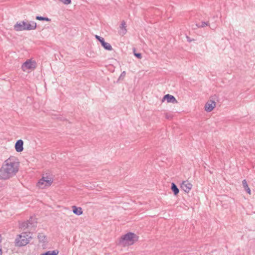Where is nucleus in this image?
I'll list each match as a JSON object with an SVG mask.
<instances>
[{"label":"nucleus","instance_id":"obj_1","mask_svg":"<svg viewBox=\"0 0 255 255\" xmlns=\"http://www.w3.org/2000/svg\"><path fill=\"white\" fill-rule=\"evenodd\" d=\"M15 161L12 160L11 157L6 159L0 168V179L7 180L11 177L16 172L14 167Z\"/></svg>","mask_w":255,"mask_h":255},{"label":"nucleus","instance_id":"obj_2","mask_svg":"<svg viewBox=\"0 0 255 255\" xmlns=\"http://www.w3.org/2000/svg\"><path fill=\"white\" fill-rule=\"evenodd\" d=\"M137 240L138 236L134 233L129 232L121 237L119 240V244L124 246L132 245Z\"/></svg>","mask_w":255,"mask_h":255},{"label":"nucleus","instance_id":"obj_3","mask_svg":"<svg viewBox=\"0 0 255 255\" xmlns=\"http://www.w3.org/2000/svg\"><path fill=\"white\" fill-rule=\"evenodd\" d=\"M31 233L23 232L21 234L18 235L17 238V246L22 247L27 245L30 241V239L32 238Z\"/></svg>","mask_w":255,"mask_h":255},{"label":"nucleus","instance_id":"obj_4","mask_svg":"<svg viewBox=\"0 0 255 255\" xmlns=\"http://www.w3.org/2000/svg\"><path fill=\"white\" fill-rule=\"evenodd\" d=\"M36 27L37 24L33 21H30L28 23L24 21L17 22V31L34 30L36 28Z\"/></svg>","mask_w":255,"mask_h":255},{"label":"nucleus","instance_id":"obj_5","mask_svg":"<svg viewBox=\"0 0 255 255\" xmlns=\"http://www.w3.org/2000/svg\"><path fill=\"white\" fill-rule=\"evenodd\" d=\"M36 63L35 61L28 59L22 64L21 69L23 71H25L27 70H33L36 68Z\"/></svg>","mask_w":255,"mask_h":255},{"label":"nucleus","instance_id":"obj_6","mask_svg":"<svg viewBox=\"0 0 255 255\" xmlns=\"http://www.w3.org/2000/svg\"><path fill=\"white\" fill-rule=\"evenodd\" d=\"M36 223V222L35 223L30 222L29 221L19 222V228L21 229L25 230L26 229H28L29 228L34 227L35 226Z\"/></svg>","mask_w":255,"mask_h":255},{"label":"nucleus","instance_id":"obj_7","mask_svg":"<svg viewBox=\"0 0 255 255\" xmlns=\"http://www.w3.org/2000/svg\"><path fill=\"white\" fill-rule=\"evenodd\" d=\"M181 188L186 193H188L191 190L192 187V184L188 181H184L182 182L180 186Z\"/></svg>","mask_w":255,"mask_h":255},{"label":"nucleus","instance_id":"obj_8","mask_svg":"<svg viewBox=\"0 0 255 255\" xmlns=\"http://www.w3.org/2000/svg\"><path fill=\"white\" fill-rule=\"evenodd\" d=\"M165 100H166L167 103H171L173 104L177 103V101L175 97L168 94L163 96L162 101L164 102Z\"/></svg>","mask_w":255,"mask_h":255},{"label":"nucleus","instance_id":"obj_9","mask_svg":"<svg viewBox=\"0 0 255 255\" xmlns=\"http://www.w3.org/2000/svg\"><path fill=\"white\" fill-rule=\"evenodd\" d=\"M44 174L45 184L44 186L48 187L50 186L53 181V178L52 175L49 173H46Z\"/></svg>","mask_w":255,"mask_h":255},{"label":"nucleus","instance_id":"obj_10","mask_svg":"<svg viewBox=\"0 0 255 255\" xmlns=\"http://www.w3.org/2000/svg\"><path fill=\"white\" fill-rule=\"evenodd\" d=\"M216 106V103L214 101H210L207 102L205 106V110L207 112H210Z\"/></svg>","mask_w":255,"mask_h":255},{"label":"nucleus","instance_id":"obj_11","mask_svg":"<svg viewBox=\"0 0 255 255\" xmlns=\"http://www.w3.org/2000/svg\"><path fill=\"white\" fill-rule=\"evenodd\" d=\"M73 213L77 216H80L83 214V210L81 207L73 206L72 207Z\"/></svg>","mask_w":255,"mask_h":255},{"label":"nucleus","instance_id":"obj_12","mask_svg":"<svg viewBox=\"0 0 255 255\" xmlns=\"http://www.w3.org/2000/svg\"><path fill=\"white\" fill-rule=\"evenodd\" d=\"M23 141L22 139L17 140V152H20L23 150Z\"/></svg>","mask_w":255,"mask_h":255},{"label":"nucleus","instance_id":"obj_13","mask_svg":"<svg viewBox=\"0 0 255 255\" xmlns=\"http://www.w3.org/2000/svg\"><path fill=\"white\" fill-rule=\"evenodd\" d=\"M171 189L175 196H177L178 194L179 189L175 183L172 182L171 183Z\"/></svg>","mask_w":255,"mask_h":255},{"label":"nucleus","instance_id":"obj_14","mask_svg":"<svg viewBox=\"0 0 255 255\" xmlns=\"http://www.w3.org/2000/svg\"><path fill=\"white\" fill-rule=\"evenodd\" d=\"M44 174H43L42 178L38 181L37 183V186L42 189L44 188L46 186H44L45 184Z\"/></svg>","mask_w":255,"mask_h":255},{"label":"nucleus","instance_id":"obj_15","mask_svg":"<svg viewBox=\"0 0 255 255\" xmlns=\"http://www.w3.org/2000/svg\"><path fill=\"white\" fill-rule=\"evenodd\" d=\"M37 238L40 243H45L46 242V236L43 233H39Z\"/></svg>","mask_w":255,"mask_h":255},{"label":"nucleus","instance_id":"obj_16","mask_svg":"<svg viewBox=\"0 0 255 255\" xmlns=\"http://www.w3.org/2000/svg\"><path fill=\"white\" fill-rule=\"evenodd\" d=\"M120 28L121 29V33L122 35H125L127 33V29H126V22L123 20L120 25Z\"/></svg>","mask_w":255,"mask_h":255},{"label":"nucleus","instance_id":"obj_17","mask_svg":"<svg viewBox=\"0 0 255 255\" xmlns=\"http://www.w3.org/2000/svg\"><path fill=\"white\" fill-rule=\"evenodd\" d=\"M59 253V251L58 250H55L53 251H46L41 254L40 255H57Z\"/></svg>","mask_w":255,"mask_h":255},{"label":"nucleus","instance_id":"obj_18","mask_svg":"<svg viewBox=\"0 0 255 255\" xmlns=\"http://www.w3.org/2000/svg\"><path fill=\"white\" fill-rule=\"evenodd\" d=\"M243 186L245 189V190L250 195L251 194V191L250 188L248 186L247 181L246 179L243 180Z\"/></svg>","mask_w":255,"mask_h":255},{"label":"nucleus","instance_id":"obj_19","mask_svg":"<svg viewBox=\"0 0 255 255\" xmlns=\"http://www.w3.org/2000/svg\"><path fill=\"white\" fill-rule=\"evenodd\" d=\"M102 46L106 50L111 51L113 49L111 45L106 41L102 45Z\"/></svg>","mask_w":255,"mask_h":255},{"label":"nucleus","instance_id":"obj_20","mask_svg":"<svg viewBox=\"0 0 255 255\" xmlns=\"http://www.w3.org/2000/svg\"><path fill=\"white\" fill-rule=\"evenodd\" d=\"M35 19L40 21H50L51 19L47 17H44L42 16H36Z\"/></svg>","mask_w":255,"mask_h":255},{"label":"nucleus","instance_id":"obj_21","mask_svg":"<svg viewBox=\"0 0 255 255\" xmlns=\"http://www.w3.org/2000/svg\"><path fill=\"white\" fill-rule=\"evenodd\" d=\"M209 25V21H207V22L202 21V22H201V23H196V25L198 28L205 27V26H208Z\"/></svg>","mask_w":255,"mask_h":255},{"label":"nucleus","instance_id":"obj_22","mask_svg":"<svg viewBox=\"0 0 255 255\" xmlns=\"http://www.w3.org/2000/svg\"><path fill=\"white\" fill-rule=\"evenodd\" d=\"M62 3H63L64 4H69L71 3V0H59Z\"/></svg>","mask_w":255,"mask_h":255},{"label":"nucleus","instance_id":"obj_23","mask_svg":"<svg viewBox=\"0 0 255 255\" xmlns=\"http://www.w3.org/2000/svg\"><path fill=\"white\" fill-rule=\"evenodd\" d=\"M126 71H123V72H122V73L121 74L119 79H118V80H123L124 77H125L126 76Z\"/></svg>","mask_w":255,"mask_h":255},{"label":"nucleus","instance_id":"obj_24","mask_svg":"<svg viewBox=\"0 0 255 255\" xmlns=\"http://www.w3.org/2000/svg\"><path fill=\"white\" fill-rule=\"evenodd\" d=\"M134 56L139 59L142 58V55L140 53H134Z\"/></svg>","mask_w":255,"mask_h":255},{"label":"nucleus","instance_id":"obj_25","mask_svg":"<svg viewBox=\"0 0 255 255\" xmlns=\"http://www.w3.org/2000/svg\"><path fill=\"white\" fill-rule=\"evenodd\" d=\"M98 41L100 42L101 45L105 42V39L103 37H101Z\"/></svg>","mask_w":255,"mask_h":255},{"label":"nucleus","instance_id":"obj_26","mask_svg":"<svg viewBox=\"0 0 255 255\" xmlns=\"http://www.w3.org/2000/svg\"><path fill=\"white\" fill-rule=\"evenodd\" d=\"M186 38L187 41L191 42V41H194L195 40L194 39H191L190 37L187 35H186Z\"/></svg>","mask_w":255,"mask_h":255},{"label":"nucleus","instance_id":"obj_27","mask_svg":"<svg viewBox=\"0 0 255 255\" xmlns=\"http://www.w3.org/2000/svg\"><path fill=\"white\" fill-rule=\"evenodd\" d=\"M95 38L96 39L98 40L100 39V38L101 37V36H99V35H95Z\"/></svg>","mask_w":255,"mask_h":255},{"label":"nucleus","instance_id":"obj_28","mask_svg":"<svg viewBox=\"0 0 255 255\" xmlns=\"http://www.w3.org/2000/svg\"><path fill=\"white\" fill-rule=\"evenodd\" d=\"M34 220V219H33L32 218V217H31L30 218V219H29V220H28L27 221H30V222H34V221H33V220ZM35 222H34V223H35Z\"/></svg>","mask_w":255,"mask_h":255},{"label":"nucleus","instance_id":"obj_29","mask_svg":"<svg viewBox=\"0 0 255 255\" xmlns=\"http://www.w3.org/2000/svg\"><path fill=\"white\" fill-rule=\"evenodd\" d=\"M133 54L134 55V53H137L136 52V49L135 48H133Z\"/></svg>","mask_w":255,"mask_h":255},{"label":"nucleus","instance_id":"obj_30","mask_svg":"<svg viewBox=\"0 0 255 255\" xmlns=\"http://www.w3.org/2000/svg\"><path fill=\"white\" fill-rule=\"evenodd\" d=\"M19 162H17V167L18 166V165L19 164ZM18 168L17 167V169H16V171L17 172L18 171Z\"/></svg>","mask_w":255,"mask_h":255},{"label":"nucleus","instance_id":"obj_31","mask_svg":"<svg viewBox=\"0 0 255 255\" xmlns=\"http://www.w3.org/2000/svg\"><path fill=\"white\" fill-rule=\"evenodd\" d=\"M13 28L14 29H16V24H15L14 25H13Z\"/></svg>","mask_w":255,"mask_h":255},{"label":"nucleus","instance_id":"obj_32","mask_svg":"<svg viewBox=\"0 0 255 255\" xmlns=\"http://www.w3.org/2000/svg\"><path fill=\"white\" fill-rule=\"evenodd\" d=\"M14 148L16 149V143H15V144H14Z\"/></svg>","mask_w":255,"mask_h":255},{"label":"nucleus","instance_id":"obj_33","mask_svg":"<svg viewBox=\"0 0 255 255\" xmlns=\"http://www.w3.org/2000/svg\"><path fill=\"white\" fill-rule=\"evenodd\" d=\"M166 118H167V119H169V116H166Z\"/></svg>","mask_w":255,"mask_h":255},{"label":"nucleus","instance_id":"obj_34","mask_svg":"<svg viewBox=\"0 0 255 255\" xmlns=\"http://www.w3.org/2000/svg\"><path fill=\"white\" fill-rule=\"evenodd\" d=\"M14 243L16 244V239L15 240Z\"/></svg>","mask_w":255,"mask_h":255}]
</instances>
